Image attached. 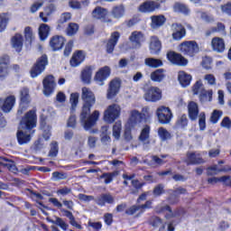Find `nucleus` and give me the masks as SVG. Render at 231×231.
<instances>
[{"label": "nucleus", "mask_w": 231, "mask_h": 231, "mask_svg": "<svg viewBox=\"0 0 231 231\" xmlns=\"http://www.w3.org/2000/svg\"><path fill=\"white\" fill-rule=\"evenodd\" d=\"M149 120H151L149 106L143 107L142 112L138 110H133L127 121L128 128H125V140H126V142H131V140H133L132 129H134L138 124H147Z\"/></svg>", "instance_id": "obj_1"}, {"label": "nucleus", "mask_w": 231, "mask_h": 231, "mask_svg": "<svg viewBox=\"0 0 231 231\" xmlns=\"http://www.w3.org/2000/svg\"><path fill=\"white\" fill-rule=\"evenodd\" d=\"M49 46L51 51H60L64 48L63 55L64 57H69L71 51H73V40H69L66 43V38L62 35H53L49 41Z\"/></svg>", "instance_id": "obj_2"}, {"label": "nucleus", "mask_w": 231, "mask_h": 231, "mask_svg": "<svg viewBox=\"0 0 231 231\" xmlns=\"http://www.w3.org/2000/svg\"><path fill=\"white\" fill-rule=\"evenodd\" d=\"M81 99L83 101L82 116L83 118H86L87 115L91 113V107L97 103V97H95V93L91 91L89 88L83 87L81 88Z\"/></svg>", "instance_id": "obj_3"}, {"label": "nucleus", "mask_w": 231, "mask_h": 231, "mask_svg": "<svg viewBox=\"0 0 231 231\" xmlns=\"http://www.w3.org/2000/svg\"><path fill=\"white\" fill-rule=\"evenodd\" d=\"M15 102H17V98L14 95H9L5 98H0V109L3 113L8 114L15 107ZM3 113L0 112V129L3 127H6V119L3 116Z\"/></svg>", "instance_id": "obj_4"}, {"label": "nucleus", "mask_w": 231, "mask_h": 231, "mask_svg": "<svg viewBox=\"0 0 231 231\" xmlns=\"http://www.w3.org/2000/svg\"><path fill=\"white\" fill-rule=\"evenodd\" d=\"M20 127L23 131H26L33 134L35 127H37V112L29 110L21 119Z\"/></svg>", "instance_id": "obj_5"}, {"label": "nucleus", "mask_w": 231, "mask_h": 231, "mask_svg": "<svg viewBox=\"0 0 231 231\" xmlns=\"http://www.w3.org/2000/svg\"><path fill=\"white\" fill-rule=\"evenodd\" d=\"M48 55L42 54L41 57H39L30 69V76L32 77V79H37L39 75L44 73V71L46 70V66H48Z\"/></svg>", "instance_id": "obj_6"}, {"label": "nucleus", "mask_w": 231, "mask_h": 231, "mask_svg": "<svg viewBox=\"0 0 231 231\" xmlns=\"http://www.w3.org/2000/svg\"><path fill=\"white\" fill-rule=\"evenodd\" d=\"M179 51L185 57H196L199 53V45L196 41H185L179 45Z\"/></svg>", "instance_id": "obj_7"}, {"label": "nucleus", "mask_w": 231, "mask_h": 231, "mask_svg": "<svg viewBox=\"0 0 231 231\" xmlns=\"http://www.w3.org/2000/svg\"><path fill=\"white\" fill-rule=\"evenodd\" d=\"M32 104V97H30V88L23 87L20 89V104L18 113L23 115L26 109L30 107Z\"/></svg>", "instance_id": "obj_8"}, {"label": "nucleus", "mask_w": 231, "mask_h": 231, "mask_svg": "<svg viewBox=\"0 0 231 231\" xmlns=\"http://www.w3.org/2000/svg\"><path fill=\"white\" fill-rule=\"evenodd\" d=\"M120 106L116 104L110 105L108 106L107 109L105 110L103 119L107 124H113V122H115V120L120 116Z\"/></svg>", "instance_id": "obj_9"}, {"label": "nucleus", "mask_w": 231, "mask_h": 231, "mask_svg": "<svg viewBox=\"0 0 231 231\" xmlns=\"http://www.w3.org/2000/svg\"><path fill=\"white\" fill-rule=\"evenodd\" d=\"M100 112H98V110H95L90 116L89 114H87V116L84 118L81 111L80 123L82 124L86 131H89V129H91V127H93L95 124H97V121L98 120Z\"/></svg>", "instance_id": "obj_10"}, {"label": "nucleus", "mask_w": 231, "mask_h": 231, "mask_svg": "<svg viewBox=\"0 0 231 231\" xmlns=\"http://www.w3.org/2000/svg\"><path fill=\"white\" fill-rule=\"evenodd\" d=\"M10 77V55L0 56V81L6 80Z\"/></svg>", "instance_id": "obj_11"}, {"label": "nucleus", "mask_w": 231, "mask_h": 231, "mask_svg": "<svg viewBox=\"0 0 231 231\" xmlns=\"http://www.w3.org/2000/svg\"><path fill=\"white\" fill-rule=\"evenodd\" d=\"M166 59L174 66H187V64H189V60L174 51H168L166 53Z\"/></svg>", "instance_id": "obj_12"}, {"label": "nucleus", "mask_w": 231, "mask_h": 231, "mask_svg": "<svg viewBox=\"0 0 231 231\" xmlns=\"http://www.w3.org/2000/svg\"><path fill=\"white\" fill-rule=\"evenodd\" d=\"M156 116L159 124L165 125V124H170L171 120H172V111H171V108L162 106L157 108Z\"/></svg>", "instance_id": "obj_13"}, {"label": "nucleus", "mask_w": 231, "mask_h": 231, "mask_svg": "<svg viewBox=\"0 0 231 231\" xmlns=\"http://www.w3.org/2000/svg\"><path fill=\"white\" fill-rule=\"evenodd\" d=\"M111 77V67L104 66L100 68L94 76V80L98 86H104V82Z\"/></svg>", "instance_id": "obj_14"}, {"label": "nucleus", "mask_w": 231, "mask_h": 231, "mask_svg": "<svg viewBox=\"0 0 231 231\" xmlns=\"http://www.w3.org/2000/svg\"><path fill=\"white\" fill-rule=\"evenodd\" d=\"M129 41L134 50H140V48H142V44L145 42V34L141 31H134L129 36Z\"/></svg>", "instance_id": "obj_15"}, {"label": "nucleus", "mask_w": 231, "mask_h": 231, "mask_svg": "<svg viewBox=\"0 0 231 231\" xmlns=\"http://www.w3.org/2000/svg\"><path fill=\"white\" fill-rule=\"evenodd\" d=\"M92 17L97 21H101V23H113V20L109 18V12L107 9L101 6H97L92 11Z\"/></svg>", "instance_id": "obj_16"}, {"label": "nucleus", "mask_w": 231, "mask_h": 231, "mask_svg": "<svg viewBox=\"0 0 231 231\" xmlns=\"http://www.w3.org/2000/svg\"><path fill=\"white\" fill-rule=\"evenodd\" d=\"M146 102H158L162 100V90L158 87H150L144 93Z\"/></svg>", "instance_id": "obj_17"}, {"label": "nucleus", "mask_w": 231, "mask_h": 231, "mask_svg": "<svg viewBox=\"0 0 231 231\" xmlns=\"http://www.w3.org/2000/svg\"><path fill=\"white\" fill-rule=\"evenodd\" d=\"M156 10H160V3L152 0L143 2L138 7V12L141 14H152Z\"/></svg>", "instance_id": "obj_18"}, {"label": "nucleus", "mask_w": 231, "mask_h": 231, "mask_svg": "<svg viewBox=\"0 0 231 231\" xmlns=\"http://www.w3.org/2000/svg\"><path fill=\"white\" fill-rule=\"evenodd\" d=\"M122 86V81L118 79H112L109 83L106 98L108 100H113L115 97L120 93V87Z\"/></svg>", "instance_id": "obj_19"}, {"label": "nucleus", "mask_w": 231, "mask_h": 231, "mask_svg": "<svg viewBox=\"0 0 231 231\" xmlns=\"http://www.w3.org/2000/svg\"><path fill=\"white\" fill-rule=\"evenodd\" d=\"M43 94L45 97H50L55 91V77L53 75H48L43 79Z\"/></svg>", "instance_id": "obj_20"}, {"label": "nucleus", "mask_w": 231, "mask_h": 231, "mask_svg": "<svg viewBox=\"0 0 231 231\" xmlns=\"http://www.w3.org/2000/svg\"><path fill=\"white\" fill-rule=\"evenodd\" d=\"M11 46L17 53H21V51H23V47L24 46V37H23V34L16 32L11 38Z\"/></svg>", "instance_id": "obj_21"}, {"label": "nucleus", "mask_w": 231, "mask_h": 231, "mask_svg": "<svg viewBox=\"0 0 231 231\" xmlns=\"http://www.w3.org/2000/svg\"><path fill=\"white\" fill-rule=\"evenodd\" d=\"M95 66L87 65L81 69L80 79L83 84H91V79H93V70Z\"/></svg>", "instance_id": "obj_22"}, {"label": "nucleus", "mask_w": 231, "mask_h": 231, "mask_svg": "<svg viewBox=\"0 0 231 231\" xmlns=\"http://www.w3.org/2000/svg\"><path fill=\"white\" fill-rule=\"evenodd\" d=\"M118 41H120V32L118 31H116L111 33L110 38L106 42V53H113L115 51V48L116 44H118Z\"/></svg>", "instance_id": "obj_23"}, {"label": "nucleus", "mask_w": 231, "mask_h": 231, "mask_svg": "<svg viewBox=\"0 0 231 231\" xmlns=\"http://www.w3.org/2000/svg\"><path fill=\"white\" fill-rule=\"evenodd\" d=\"M86 60V51H76L69 60V64L72 68H77Z\"/></svg>", "instance_id": "obj_24"}, {"label": "nucleus", "mask_w": 231, "mask_h": 231, "mask_svg": "<svg viewBox=\"0 0 231 231\" xmlns=\"http://www.w3.org/2000/svg\"><path fill=\"white\" fill-rule=\"evenodd\" d=\"M211 48L216 53H223L226 48L225 39L221 37H213L211 39Z\"/></svg>", "instance_id": "obj_25"}, {"label": "nucleus", "mask_w": 231, "mask_h": 231, "mask_svg": "<svg viewBox=\"0 0 231 231\" xmlns=\"http://www.w3.org/2000/svg\"><path fill=\"white\" fill-rule=\"evenodd\" d=\"M149 49L152 55H160V51H162V42L158 36L151 37Z\"/></svg>", "instance_id": "obj_26"}, {"label": "nucleus", "mask_w": 231, "mask_h": 231, "mask_svg": "<svg viewBox=\"0 0 231 231\" xmlns=\"http://www.w3.org/2000/svg\"><path fill=\"white\" fill-rule=\"evenodd\" d=\"M172 27L175 28V32H172L171 36L173 41H181L183 37L187 35V30L181 23H173Z\"/></svg>", "instance_id": "obj_27"}, {"label": "nucleus", "mask_w": 231, "mask_h": 231, "mask_svg": "<svg viewBox=\"0 0 231 231\" xmlns=\"http://www.w3.org/2000/svg\"><path fill=\"white\" fill-rule=\"evenodd\" d=\"M188 115L189 120H191L192 122L198 120V116H199V106H198V103L190 101L188 104Z\"/></svg>", "instance_id": "obj_28"}, {"label": "nucleus", "mask_w": 231, "mask_h": 231, "mask_svg": "<svg viewBox=\"0 0 231 231\" xmlns=\"http://www.w3.org/2000/svg\"><path fill=\"white\" fill-rule=\"evenodd\" d=\"M178 80L181 88H189L190 82H192V75L185 72V70H180L178 73Z\"/></svg>", "instance_id": "obj_29"}, {"label": "nucleus", "mask_w": 231, "mask_h": 231, "mask_svg": "<svg viewBox=\"0 0 231 231\" xmlns=\"http://www.w3.org/2000/svg\"><path fill=\"white\" fill-rule=\"evenodd\" d=\"M149 138H151V126L149 125H145L141 130L138 140L143 143V145H149V143H151Z\"/></svg>", "instance_id": "obj_30"}, {"label": "nucleus", "mask_w": 231, "mask_h": 231, "mask_svg": "<svg viewBox=\"0 0 231 231\" xmlns=\"http://www.w3.org/2000/svg\"><path fill=\"white\" fill-rule=\"evenodd\" d=\"M32 134H30V132H27L24 130H18L16 133V140L19 143V145H24L25 143H30V141L32 140Z\"/></svg>", "instance_id": "obj_31"}, {"label": "nucleus", "mask_w": 231, "mask_h": 231, "mask_svg": "<svg viewBox=\"0 0 231 231\" xmlns=\"http://www.w3.org/2000/svg\"><path fill=\"white\" fill-rule=\"evenodd\" d=\"M151 28L153 30H156L158 28H162L167 22V18H165V15L159 14V15H152L151 16Z\"/></svg>", "instance_id": "obj_32"}, {"label": "nucleus", "mask_w": 231, "mask_h": 231, "mask_svg": "<svg viewBox=\"0 0 231 231\" xmlns=\"http://www.w3.org/2000/svg\"><path fill=\"white\" fill-rule=\"evenodd\" d=\"M187 165H200V163H204L203 158H201L200 154H196L195 152H188L186 154Z\"/></svg>", "instance_id": "obj_33"}, {"label": "nucleus", "mask_w": 231, "mask_h": 231, "mask_svg": "<svg viewBox=\"0 0 231 231\" xmlns=\"http://www.w3.org/2000/svg\"><path fill=\"white\" fill-rule=\"evenodd\" d=\"M96 203L99 207H106V203L113 205V203H115V198L109 193H103L97 198Z\"/></svg>", "instance_id": "obj_34"}, {"label": "nucleus", "mask_w": 231, "mask_h": 231, "mask_svg": "<svg viewBox=\"0 0 231 231\" xmlns=\"http://www.w3.org/2000/svg\"><path fill=\"white\" fill-rule=\"evenodd\" d=\"M0 165L8 169L10 172H14V174H16V172L19 171L17 169V166L15 165L14 161L8 159L6 157H0Z\"/></svg>", "instance_id": "obj_35"}, {"label": "nucleus", "mask_w": 231, "mask_h": 231, "mask_svg": "<svg viewBox=\"0 0 231 231\" xmlns=\"http://www.w3.org/2000/svg\"><path fill=\"white\" fill-rule=\"evenodd\" d=\"M226 27L225 26V23L218 22L217 23V27H211L208 30L205 32L206 37H210L212 33H226Z\"/></svg>", "instance_id": "obj_36"}, {"label": "nucleus", "mask_w": 231, "mask_h": 231, "mask_svg": "<svg viewBox=\"0 0 231 231\" xmlns=\"http://www.w3.org/2000/svg\"><path fill=\"white\" fill-rule=\"evenodd\" d=\"M50 32H51V28L50 27V25L46 23L40 24L38 29V35L40 41H46L50 35Z\"/></svg>", "instance_id": "obj_37"}, {"label": "nucleus", "mask_w": 231, "mask_h": 231, "mask_svg": "<svg viewBox=\"0 0 231 231\" xmlns=\"http://www.w3.org/2000/svg\"><path fill=\"white\" fill-rule=\"evenodd\" d=\"M152 82H162L165 79V69H158L151 73Z\"/></svg>", "instance_id": "obj_38"}, {"label": "nucleus", "mask_w": 231, "mask_h": 231, "mask_svg": "<svg viewBox=\"0 0 231 231\" xmlns=\"http://www.w3.org/2000/svg\"><path fill=\"white\" fill-rule=\"evenodd\" d=\"M173 12L176 14H182L183 15H189L190 14V9H189L187 5L176 2L173 5Z\"/></svg>", "instance_id": "obj_39"}, {"label": "nucleus", "mask_w": 231, "mask_h": 231, "mask_svg": "<svg viewBox=\"0 0 231 231\" xmlns=\"http://www.w3.org/2000/svg\"><path fill=\"white\" fill-rule=\"evenodd\" d=\"M40 129L42 131V138L48 140L51 136V126L46 124V120L42 119L40 122Z\"/></svg>", "instance_id": "obj_40"}, {"label": "nucleus", "mask_w": 231, "mask_h": 231, "mask_svg": "<svg viewBox=\"0 0 231 231\" xmlns=\"http://www.w3.org/2000/svg\"><path fill=\"white\" fill-rule=\"evenodd\" d=\"M149 225L151 226H153V228H158L159 226V231H163L165 230V225H163V219H162L160 217L152 216L149 219Z\"/></svg>", "instance_id": "obj_41"}, {"label": "nucleus", "mask_w": 231, "mask_h": 231, "mask_svg": "<svg viewBox=\"0 0 231 231\" xmlns=\"http://www.w3.org/2000/svg\"><path fill=\"white\" fill-rule=\"evenodd\" d=\"M60 212L65 214V217L69 219V224L71 226H75L79 230H82V226L79 223H77V220H75V216H73V213L68 209L61 208Z\"/></svg>", "instance_id": "obj_42"}, {"label": "nucleus", "mask_w": 231, "mask_h": 231, "mask_svg": "<svg viewBox=\"0 0 231 231\" xmlns=\"http://www.w3.org/2000/svg\"><path fill=\"white\" fill-rule=\"evenodd\" d=\"M53 12H55V6L53 5L44 7L43 12L40 13V19H42L43 23H48V17H50Z\"/></svg>", "instance_id": "obj_43"}, {"label": "nucleus", "mask_w": 231, "mask_h": 231, "mask_svg": "<svg viewBox=\"0 0 231 231\" xmlns=\"http://www.w3.org/2000/svg\"><path fill=\"white\" fill-rule=\"evenodd\" d=\"M10 23V13L0 14V33H3L6 30L8 23Z\"/></svg>", "instance_id": "obj_44"}, {"label": "nucleus", "mask_w": 231, "mask_h": 231, "mask_svg": "<svg viewBox=\"0 0 231 231\" xmlns=\"http://www.w3.org/2000/svg\"><path fill=\"white\" fill-rule=\"evenodd\" d=\"M212 95H214V91H212V89L207 90L202 88L200 90L199 98L200 102H212Z\"/></svg>", "instance_id": "obj_45"}, {"label": "nucleus", "mask_w": 231, "mask_h": 231, "mask_svg": "<svg viewBox=\"0 0 231 231\" xmlns=\"http://www.w3.org/2000/svg\"><path fill=\"white\" fill-rule=\"evenodd\" d=\"M23 35L26 44L32 45L35 40V36L33 35V29H32L30 26H26L23 30Z\"/></svg>", "instance_id": "obj_46"}, {"label": "nucleus", "mask_w": 231, "mask_h": 231, "mask_svg": "<svg viewBox=\"0 0 231 231\" xmlns=\"http://www.w3.org/2000/svg\"><path fill=\"white\" fill-rule=\"evenodd\" d=\"M131 185H132V194H138V192L143 190L142 189H143V187H145L147 183H145L144 181H140L139 180L135 179V180H132Z\"/></svg>", "instance_id": "obj_47"}, {"label": "nucleus", "mask_w": 231, "mask_h": 231, "mask_svg": "<svg viewBox=\"0 0 231 231\" xmlns=\"http://www.w3.org/2000/svg\"><path fill=\"white\" fill-rule=\"evenodd\" d=\"M231 171L230 166H227L226 168H220L217 169V165L210 166L207 170V175L208 176H216L218 172H228Z\"/></svg>", "instance_id": "obj_48"}, {"label": "nucleus", "mask_w": 231, "mask_h": 231, "mask_svg": "<svg viewBox=\"0 0 231 231\" xmlns=\"http://www.w3.org/2000/svg\"><path fill=\"white\" fill-rule=\"evenodd\" d=\"M145 66H148V68H162L163 66V61L160 59L155 58H146L144 60Z\"/></svg>", "instance_id": "obj_49"}, {"label": "nucleus", "mask_w": 231, "mask_h": 231, "mask_svg": "<svg viewBox=\"0 0 231 231\" xmlns=\"http://www.w3.org/2000/svg\"><path fill=\"white\" fill-rule=\"evenodd\" d=\"M116 176H118V171H115L113 172H104L99 176V180H105V184L109 185V183H111V181L116 178Z\"/></svg>", "instance_id": "obj_50"}, {"label": "nucleus", "mask_w": 231, "mask_h": 231, "mask_svg": "<svg viewBox=\"0 0 231 231\" xmlns=\"http://www.w3.org/2000/svg\"><path fill=\"white\" fill-rule=\"evenodd\" d=\"M187 125H189V118H187V116L183 114L177 118L175 127L176 129H186Z\"/></svg>", "instance_id": "obj_51"}, {"label": "nucleus", "mask_w": 231, "mask_h": 231, "mask_svg": "<svg viewBox=\"0 0 231 231\" xmlns=\"http://www.w3.org/2000/svg\"><path fill=\"white\" fill-rule=\"evenodd\" d=\"M79 28L80 26L79 25V23H69L66 29V33L69 37H73V35H77Z\"/></svg>", "instance_id": "obj_52"}, {"label": "nucleus", "mask_w": 231, "mask_h": 231, "mask_svg": "<svg viewBox=\"0 0 231 231\" xmlns=\"http://www.w3.org/2000/svg\"><path fill=\"white\" fill-rule=\"evenodd\" d=\"M187 211L183 208H178L170 214L165 215L166 219H172V217H180V216H185Z\"/></svg>", "instance_id": "obj_53"}, {"label": "nucleus", "mask_w": 231, "mask_h": 231, "mask_svg": "<svg viewBox=\"0 0 231 231\" xmlns=\"http://www.w3.org/2000/svg\"><path fill=\"white\" fill-rule=\"evenodd\" d=\"M111 14L116 19H120V17H124V14H125V9L124 8V5H116L113 7Z\"/></svg>", "instance_id": "obj_54"}, {"label": "nucleus", "mask_w": 231, "mask_h": 231, "mask_svg": "<svg viewBox=\"0 0 231 231\" xmlns=\"http://www.w3.org/2000/svg\"><path fill=\"white\" fill-rule=\"evenodd\" d=\"M222 116H223V111L215 109L211 113L209 122L211 124H217Z\"/></svg>", "instance_id": "obj_55"}, {"label": "nucleus", "mask_w": 231, "mask_h": 231, "mask_svg": "<svg viewBox=\"0 0 231 231\" xmlns=\"http://www.w3.org/2000/svg\"><path fill=\"white\" fill-rule=\"evenodd\" d=\"M199 127L200 131L207 129V114L205 112H201L199 116Z\"/></svg>", "instance_id": "obj_56"}, {"label": "nucleus", "mask_w": 231, "mask_h": 231, "mask_svg": "<svg viewBox=\"0 0 231 231\" xmlns=\"http://www.w3.org/2000/svg\"><path fill=\"white\" fill-rule=\"evenodd\" d=\"M158 136L163 142H165V140H171V133H169V131H167V129H165L164 127H159V129H158Z\"/></svg>", "instance_id": "obj_57"}, {"label": "nucleus", "mask_w": 231, "mask_h": 231, "mask_svg": "<svg viewBox=\"0 0 231 231\" xmlns=\"http://www.w3.org/2000/svg\"><path fill=\"white\" fill-rule=\"evenodd\" d=\"M51 223H52L53 225H57V226H60V228H61V230H68L69 225H68L65 221H63L62 218L56 217V220H51Z\"/></svg>", "instance_id": "obj_58"}, {"label": "nucleus", "mask_w": 231, "mask_h": 231, "mask_svg": "<svg viewBox=\"0 0 231 231\" xmlns=\"http://www.w3.org/2000/svg\"><path fill=\"white\" fill-rule=\"evenodd\" d=\"M57 154H59V143H57V141H53L51 143L49 156H51V158H57Z\"/></svg>", "instance_id": "obj_59"}, {"label": "nucleus", "mask_w": 231, "mask_h": 231, "mask_svg": "<svg viewBox=\"0 0 231 231\" xmlns=\"http://www.w3.org/2000/svg\"><path fill=\"white\" fill-rule=\"evenodd\" d=\"M122 134V124L116 123L113 125V136L116 140H120V134Z\"/></svg>", "instance_id": "obj_60"}, {"label": "nucleus", "mask_w": 231, "mask_h": 231, "mask_svg": "<svg viewBox=\"0 0 231 231\" xmlns=\"http://www.w3.org/2000/svg\"><path fill=\"white\" fill-rule=\"evenodd\" d=\"M71 20V13H63L59 21H58V26H62L65 23H68V21Z\"/></svg>", "instance_id": "obj_61"}, {"label": "nucleus", "mask_w": 231, "mask_h": 231, "mask_svg": "<svg viewBox=\"0 0 231 231\" xmlns=\"http://www.w3.org/2000/svg\"><path fill=\"white\" fill-rule=\"evenodd\" d=\"M79 95L77 92L70 94L69 102L72 109H77V106H79Z\"/></svg>", "instance_id": "obj_62"}, {"label": "nucleus", "mask_w": 231, "mask_h": 231, "mask_svg": "<svg viewBox=\"0 0 231 231\" xmlns=\"http://www.w3.org/2000/svg\"><path fill=\"white\" fill-rule=\"evenodd\" d=\"M57 196H68V194H71V188L63 187L61 189H57Z\"/></svg>", "instance_id": "obj_63"}, {"label": "nucleus", "mask_w": 231, "mask_h": 231, "mask_svg": "<svg viewBox=\"0 0 231 231\" xmlns=\"http://www.w3.org/2000/svg\"><path fill=\"white\" fill-rule=\"evenodd\" d=\"M221 10L224 14L231 16V2H227L226 4L222 5Z\"/></svg>", "instance_id": "obj_64"}]
</instances>
